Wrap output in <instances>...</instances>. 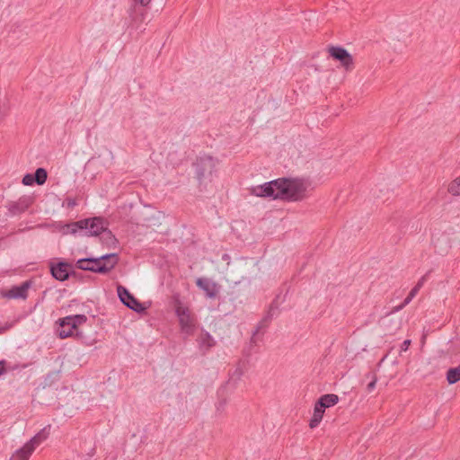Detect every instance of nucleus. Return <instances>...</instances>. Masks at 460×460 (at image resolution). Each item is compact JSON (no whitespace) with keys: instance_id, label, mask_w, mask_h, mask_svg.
Listing matches in <instances>:
<instances>
[{"instance_id":"aec40b11","label":"nucleus","mask_w":460,"mask_h":460,"mask_svg":"<svg viewBox=\"0 0 460 460\" xmlns=\"http://www.w3.org/2000/svg\"><path fill=\"white\" fill-rule=\"evenodd\" d=\"M33 176L35 182L39 185H42L47 181L48 173L44 168H38Z\"/></svg>"},{"instance_id":"2f4dec72","label":"nucleus","mask_w":460,"mask_h":460,"mask_svg":"<svg viewBox=\"0 0 460 460\" xmlns=\"http://www.w3.org/2000/svg\"><path fill=\"white\" fill-rule=\"evenodd\" d=\"M406 305H404V301H403L401 305H397V306L394 307V308H393V310H392V313L399 312L400 310H402V308H404Z\"/></svg>"},{"instance_id":"dca6fc26","label":"nucleus","mask_w":460,"mask_h":460,"mask_svg":"<svg viewBox=\"0 0 460 460\" xmlns=\"http://www.w3.org/2000/svg\"><path fill=\"white\" fill-rule=\"evenodd\" d=\"M339 402V397L334 394H328L321 396L316 403L319 404L320 408L326 409L334 406Z\"/></svg>"},{"instance_id":"a211bd4d","label":"nucleus","mask_w":460,"mask_h":460,"mask_svg":"<svg viewBox=\"0 0 460 460\" xmlns=\"http://www.w3.org/2000/svg\"><path fill=\"white\" fill-rule=\"evenodd\" d=\"M324 411V409L319 407L318 403H315L314 414L309 422V426L311 429H314L320 424V422L323 420Z\"/></svg>"},{"instance_id":"393cba45","label":"nucleus","mask_w":460,"mask_h":460,"mask_svg":"<svg viewBox=\"0 0 460 460\" xmlns=\"http://www.w3.org/2000/svg\"><path fill=\"white\" fill-rule=\"evenodd\" d=\"M33 182H35V181L32 174L28 173L22 178V183L24 185H32Z\"/></svg>"},{"instance_id":"4be33fe9","label":"nucleus","mask_w":460,"mask_h":460,"mask_svg":"<svg viewBox=\"0 0 460 460\" xmlns=\"http://www.w3.org/2000/svg\"><path fill=\"white\" fill-rule=\"evenodd\" d=\"M200 344H201V346H206L207 348H211L215 345V341L209 333L206 332V333L202 334L200 337Z\"/></svg>"},{"instance_id":"f3484780","label":"nucleus","mask_w":460,"mask_h":460,"mask_svg":"<svg viewBox=\"0 0 460 460\" xmlns=\"http://www.w3.org/2000/svg\"><path fill=\"white\" fill-rule=\"evenodd\" d=\"M35 449L28 442L18 449L12 456V460H29L31 455Z\"/></svg>"},{"instance_id":"f257e3e1","label":"nucleus","mask_w":460,"mask_h":460,"mask_svg":"<svg viewBox=\"0 0 460 460\" xmlns=\"http://www.w3.org/2000/svg\"><path fill=\"white\" fill-rule=\"evenodd\" d=\"M279 199L299 201L306 198L310 183L304 179L279 178Z\"/></svg>"},{"instance_id":"5701e85b","label":"nucleus","mask_w":460,"mask_h":460,"mask_svg":"<svg viewBox=\"0 0 460 460\" xmlns=\"http://www.w3.org/2000/svg\"><path fill=\"white\" fill-rule=\"evenodd\" d=\"M420 289H418L416 287H413L406 298L404 299V305H409L411 301L417 296Z\"/></svg>"},{"instance_id":"2eb2a0df","label":"nucleus","mask_w":460,"mask_h":460,"mask_svg":"<svg viewBox=\"0 0 460 460\" xmlns=\"http://www.w3.org/2000/svg\"><path fill=\"white\" fill-rule=\"evenodd\" d=\"M50 425L44 427L40 432H38L33 438H31L28 443L35 449L40 444L45 441L49 436Z\"/></svg>"},{"instance_id":"1a4fd4ad","label":"nucleus","mask_w":460,"mask_h":460,"mask_svg":"<svg viewBox=\"0 0 460 460\" xmlns=\"http://www.w3.org/2000/svg\"><path fill=\"white\" fill-rule=\"evenodd\" d=\"M328 53L333 59L340 61L345 70L351 71L354 68L353 58L344 48L331 46Z\"/></svg>"},{"instance_id":"412c9836","label":"nucleus","mask_w":460,"mask_h":460,"mask_svg":"<svg viewBox=\"0 0 460 460\" xmlns=\"http://www.w3.org/2000/svg\"><path fill=\"white\" fill-rule=\"evenodd\" d=\"M447 191L453 196H460V176L449 183Z\"/></svg>"},{"instance_id":"473e14b6","label":"nucleus","mask_w":460,"mask_h":460,"mask_svg":"<svg viewBox=\"0 0 460 460\" xmlns=\"http://www.w3.org/2000/svg\"><path fill=\"white\" fill-rule=\"evenodd\" d=\"M13 324L12 323H5L4 326L3 327H0V333H3L4 332H6L7 330H9L10 328H12Z\"/></svg>"},{"instance_id":"0eeeda50","label":"nucleus","mask_w":460,"mask_h":460,"mask_svg":"<svg viewBox=\"0 0 460 460\" xmlns=\"http://www.w3.org/2000/svg\"><path fill=\"white\" fill-rule=\"evenodd\" d=\"M277 188L279 189V179L270 181L261 185L254 186L251 188L250 192L251 194L256 197L272 198L273 199H279L280 196L279 194V190H277Z\"/></svg>"},{"instance_id":"f03ea898","label":"nucleus","mask_w":460,"mask_h":460,"mask_svg":"<svg viewBox=\"0 0 460 460\" xmlns=\"http://www.w3.org/2000/svg\"><path fill=\"white\" fill-rule=\"evenodd\" d=\"M71 232L76 233L77 230H85V235L97 236L102 234V239L106 243H114L115 237L112 233L107 229L105 221L102 217L86 218L74 222L70 225Z\"/></svg>"},{"instance_id":"cd10ccee","label":"nucleus","mask_w":460,"mask_h":460,"mask_svg":"<svg viewBox=\"0 0 460 460\" xmlns=\"http://www.w3.org/2000/svg\"><path fill=\"white\" fill-rule=\"evenodd\" d=\"M411 340H405V341L402 343V345H401V350H402V351H406V350H408L409 346L411 345Z\"/></svg>"},{"instance_id":"b1692460","label":"nucleus","mask_w":460,"mask_h":460,"mask_svg":"<svg viewBox=\"0 0 460 460\" xmlns=\"http://www.w3.org/2000/svg\"><path fill=\"white\" fill-rule=\"evenodd\" d=\"M77 205V201L74 198H66L63 203L67 208H74Z\"/></svg>"},{"instance_id":"f8f14e48","label":"nucleus","mask_w":460,"mask_h":460,"mask_svg":"<svg viewBox=\"0 0 460 460\" xmlns=\"http://www.w3.org/2000/svg\"><path fill=\"white\" fill-rule=\"evenodd\" d=\"M32 204V199L28 196L21 197L17 201L12 202L8 206L9 212L15 216L25 212Z\"/></svg>"},{"instance_id":"9d476101","label":"nucleus","mask_w":460,"mask_h":460,"mask_svg":"<svg viewBox=\"0 0 460 460\" xmlns=\"http://www.w3.org/2000/svg\"><path fill=\"white\" fill-rule=\"evenodd\" d=\"M117 292L120 301L129 309L137 313L146 310V307L125 287L118 286Z\"/></svg>"},{"instance_id":"c756f323","label":"nucleus","mask_w":460,"mask_h":460,"mask_svg":"<svg viewBox=\"0 0 460 460\" xmlns=\"http://www.w3.org/2000/svg\"><path fill=\"white\" fill-rule=\"evenodd\" d=\"M6 361L4 359L0 360V376L6 372Z\"/></svg>"},{"instance_id":"39448f33","label":"nucleus","mask_w":460,"mask_h":460,"mask_svg":"<svg viewBox=\"0 0 460 460\" xmlns=\"http://www.w3.org/2000/svg\"><path fill=\"white\" fill-rule=\"evenodd\" d=\"M174 308L181 332L187 335H191L194 332L196 325V320L191 311L180 300L175 301Z\"/></svg>"},{"instance_id":"6e6552de","label":"nucleus","mask_w":460,"mask_h":460,"mask_svg":"<svg viewBox=\"0 0 460 460\" xmlns=\"http://www.w3.org/2000/svg\"><path fill=\"white\" fill-rule=\"evenodd\" d=\"M31 287V281L26 280L20 286H13L9 289H1L0 296L6 299H22L26 300L29 295V289Z\"/></svg>"},{"instance_id":"bb28decb","label":"nucleus","mask_w":460,"mask_h":460,"mask_svg":"<svg viewBox=\"0 0 460 460\" xmlns=\"http://www.w3.org/2000/svg\"><path fill=\"white\" fill-rule=\"evenodd\" d=\"M135 4H140L142 7L147 6L152 0H133Z\"/></svg>"},{"instance_id":"a878e982","label":"nucleus","mask_w":460,"mask_h":460,"mask_svg":"<svg viewBox=\"0 0 460 460\" xmlns=\"http://www.w3.org/2000/svg\"><path fill=\"white\" fill-rule=\"evenodd\" d=\"M261 328V323L257 326L256 330L253 332L252 336L251 338V342L256 344V335L260 332V329Z\"/></svg>"},{"instance_id":"9b49d317","label":"nucleus","mask_w":460,"mask_h":460,"mask_svg":"<svg viewBox=\"0 0 460 460\" xmlns=\"http://www.w3.org/2000/svg\"><path fill=\"white\" fill-rule=\"evenodd\" d=\"M50 272L54 279L59 281H65L69 278V270L72 266L65 261L50 263Z\"/></svg>"},{"instance_id":"c85d7f7f","label":"nucleus","mask_w":460,"mask_h":460,"mask_svg":"<svg viewBox=\"0 0 460 460\" xmlns=\"http://www.w3.org/2000/svg\"><path fill=\"white\" fill-rule=\"evenodd\" d=\"M376 376H374L373 380L367 386V391L371 392L376 387Z\"/></svg>"},{"instance_id":"ddd939ff","label":"nucleus","mask_w":460,"mask_h":460,"mask_svg":"<svg viewBox=\"0 0 460 460\" xmlns=\"http://www.w3.org/2000/svg\"><path fill=\"white\" fill-rule=\"evenodd\" d=\"M128 16L130 25L137 29L145 22L146 12L134 4L128 10Z\"/></svg>"},{"instance_id":"4468645a","label":"nucleus","mask_w":460,"mask_h":460,"mask_svg":"<svg viewBox=\"0 0 460 460\" xmlns=\"http://www.w3.org/2000/svg\"><path fill=\"white\" fill-rule=\"evenodd\" d=\"M196 285L206 293L208 297L215 298L217 296L218 289L216 283L199 278L196 280Z\"/></svg>"},{"instance_id":"6ab92c4d","label":"nucleus","mask_w":460,"mask_h":460,"mask_svg":"<svg viewBox=\"0 0 460 460\" xmlns=\"http://www.w3.org/2000/svg\"><path fill=\"white\" fill-rule=\"evenodd\" d=\"M447 380L448 384L453 385L460 381V365L456 367H451L447 372Z\"/></svg>"},{"instance_id":"423d86ee","label":"nucleus","mask_w":460,"mask_h":460,"mask_svg":"<svg viewBox=\"0 0 460 460\" xmlns=\"http://www.w3.org/2000/svg\"><path fill=\"white\" fill-rule=\"evenodd\" d=\"M218 161L210 155H202L196 162V174L199 182L210 179L216 171Z\"/></svg>"},{"instance_id":"7c9ffc66","label":"nucleus","mask_w":460,"mask_h":460,"mask_svg":"<svg viewBox=\"0 0 460 460\" xmlns=\"http://www.w3.org/2000/svg\"><path fill=\"white\" fill-rule=\"evenodd\" d=\"M425 281H426V276H423L419 279V281L417 282V284L414 287H416L418 289H420L422 288V286L424 285Z\"/></svg>"},{"instance_id":"7ed1b4c3","label":"nucleus","mask_w":460,"mask_h":460,"mask_svg":"<svg viewBox=\"0 0 460 460\" xmlns=\"http://www.w3.org/2000/svg\"><path fill=\"white\" fill-rule=\"evenodd\" d=\"M119 262L117 253H109L99 258L79 259L75 267L82 270L105 274L111 271Z\"/></svg>"},{"instance_id":"20e7f679","label":"nucleus","mask_w":460,"mask_h":460,"mask_svg":"<svg viewBox=\"0 0 460 460\" xmlns=\"http://www.w3.org/2000/svg\"><path fill=\"white\" fill-rule=\"evenodd\" d=\"M87 321V317L84 314H75L68 315L58 319V328L57 329V334L60 339H66L73 336L75 331L77 330L79 325L84 324Z\"/></svg>"}]
</instances>
